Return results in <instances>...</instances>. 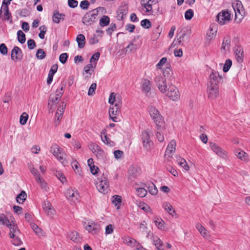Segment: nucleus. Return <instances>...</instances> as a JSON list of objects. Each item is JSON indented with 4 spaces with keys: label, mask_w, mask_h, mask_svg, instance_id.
Returning <instances> with one entry per match:
<instances>
[{
    "label": "nucleus",
    "mask_w": 250,
    "mask_h": 250,
    "mask_svg": "<svg viewBox=\"0 0 250 250\" xmlns=\"http://www.w3.org/2000/svg\"><path fill=\"white\" fill-rule=\"evenodd\" d=\"M21 50L18 46H15L11 52V59L12 60L16 61L19 60L21 58Z\"/></svg>",
    "instance_id": "a878e982"
},
{
    "label": "nucleus",
    "mask_w": 250,
    "mask_h": 250,
    "mask_svg": "<svg viewBox=\"0 0 250 250\" xmlns=\"http://www.w3.org/2000/svg\"><path fill=\"white\" fill-rule=\"evenodd\" d=\"M230 43V40L229 38H225L222 42L221 50L224 52L229 50Z\"/></svg>",
    "instance_id": "e433bc0d"
},
{
    "label": "nucleus",
    "mask_w": 250,
    "mask_h": 250,
    "mask_svg": "<svg viewBox=\"0 0 250 250\" xmlns=\"http://www.w3.org/2000/svg\"><path fill=\"white\" fill-rule=\"evenodd\" d=\"M30 226L31 227V228L33 230V231L38 235H39L41 231H42V229L41 228H40L36 224H35V223H31L30 224Z\"/></svg>",
    "instance_id": "0e129e2a"
},
{
    "label": "nucleus",
    "mask_w": 250,
    "mask_h": 250,
    "mask_svg": "<svg viewBox=\"0 0 250 250\" xmlns=\"http://www.w3.org/2000/svg\"><path fill=\"white\" fill-rule=\"evenodd\" d=\"M85 229L89 232L93 234L97 233L100 230V226L99 224L91 221L89 222Z\"/></svg>",
    "instance_id": "6ab92c4d"
},
{
    "label": "nucleus",
    "mask_w": 250,
    "mask_h": 250,
    "mask_svg": "<svg viewBox=\"0 0 250 250\" xmlns=\"http://www.w3.org/2000/svg\"><path fill=\"white\" fill-rule=\"evenodd\" d=\"M123 243L134 249L139 244L136 240L129 237L125 236L123 238Z\"/></svg>",
    "instance_id": "c85d7f7f"
},
{
    "label": "nucleus",
    "mask_w": 250,
    "mask_h": 250,
    "mask_svg": "<svg viewBox=\"0 0 250 250\" xmlns=\"http://www.w3.org/2000/svg\"><path fill=\"white\" fill-rule=\"evenodd\" d=\"M101 8L102 7H100L86 13L83 17V23L86 25H89L94 23L97 20L99 9Z\"/></svg>",
    "instance_id": "20e7f679"
},
{
    "label": "nucleus",
    "mask_w": 250,
    "mask_h": 250,
    "mask_svg": "<svg viewBox=\"0 0 250 250\" xmlns=\"http://www.w3.org/2000/svg\"><path fill=\"white\" fill-rule=\"evenodd\" d=\"M100 54L99 52H96L94 53L90 58V63H93V62H97L100 58Z\"/></svg>",
    "instance_id": "774afa93"
},
{
    "label": "nucleus",
    "mask_w": 250,
    "mask_h": 250,
    "mask_svg": "<svg viewBox=\"0 0 250 250\" xmlns=\"http://www.w3.org/2000/svg\"><path fill=\"white\" fill-rule=\"evenodd\" d=\"M166 94L171 100L173 101H176L180 98V94L178 89L176 87L172 84L168 85L167 92Z\"/></svg>",
    "instance_id": "f8f14e48"
},
{
    "label": "nucleus",
    "mask_w": 250,
    "mask_h": 250,
    "mask_svg": "<svg viewBox=\"0 0 250 250\" xmlns=\"http://www.w3.org/2000/svg\"><path fill=\"white\" fill-rule=\"evenodd\" d=\"M193 16V12L191 9L188 10L185 14V19L188 20H191Z\"/></svg>",
    "instance_id": "338daca9"
},
{
    "label": "nucleus",
    "mask_w": 250,
    "mask_h": 250,
    "mask_svg": "<svg viewBox=\"0 0 250 250\" xmlns=\"http://www.w3.org/2000/svg\"><path fill=\"white\" fill-rule=\"evenodd\" d=\"M141 25L144 28L148 29L151 27V23L149 20L144 19L141 21Z\"/></svg>",
    "instance_id": "6e6d98bb"
},
{
    "label": "nucleus",
    "mask_w": 250,
    "mask_h": 250,
    "mask_svg": "<svg viewBox=\"0 0 250 250\" xmlns=\"http://www.w3.org/2000/svg\"><path fill=\"white\" fill-rule=\"evenodd\" d=\"M50 152L62 165L65 166L68 163L65 157L66 154L63 150L58 145L53 144L50 147Z\"/></svg>",
    "instance_id": "f257e3e1"
},
{
    "label": "nucleus",
    "mask_w": 250,
    "mask_h": 250,
    "mask_svg": "<svg viewBox=\"0 0 250 250\" xmlns=\"http://www.w3.org/2000/svg\"><path fill=\"white\" fill-rule=\"evenodd\" d=\"M153 3H151L148 0H142V5L146 10V12H149L152 10V5Z\"/></svg>",
    "instance_id": "ea45409f"
},
{
    "label": "nucleus",
    "mask_w": 250,
    "mask_h": 250,
    "mask_svg": "<svg viewBox=\"0 0 250 250\" xmlns=\"http://www.w3.org/2000/svg\"><path fill=\"white\" fill-rule=\"evenodd\" d=\"M36 57L38 59L42 60L46 57V54L42 49H39L37 51Z\"/></svg>",
    "instance_id": "052dcab7"
},
{
    "label": "nucleus",
    "mask_w": 250,
    "mask_h": 250,
    "mask_svg": "<svg viewBox=\"0 0 250 250\" xmlns=\"http://www.w3.org/2000/svg\"><path fill=\"white\" fill-rule=\"evenodd\" d=\"M138 206L139 208L144 210L145 212H151V208H150V207L146 204L144 202H139L138 204Z\"/></svg>",
    "instance_id": "8fccbe9b"
},
{
    "label": "nucleus",
    "mask_w": 250,
    "mask_h": 250,
    "mask_svg": "<svg viewBox=\"0 0 250 250\" xmlns=\"http://www.w3.org/2000/svg\"><path fill=\"white\" fill-rule=\"evenodd\" d=\"M65 106L66 104L64 102H62L58 106L55 117L54 124L55 126H57L60 124V121L62 118Z\"/></svg>",
    "instance_id": "2eb2a0df"
},
{
    "label": "nucleus",
    "mask_w": 250,
    "mask_h": 250,
    "mask_svg": "<svg viewBox=\"0 0 250 250\" xmlns=\"http://www.w3.org/2000/svg\"><path fill=\"white\" fill-rule=\"evenodd\" d=\"M217 18L219 24L224 25L230 21V14L228 11H222L218 14Z\"/></svg>",
    "instance_id": "dca6fc26"
},
{
    "label": "nucleus",
    "mask_w": 250,
    "mask_h": 250,
    "mask_svg": "<svg viewBox=\"0 0 250 250\" xmlns=\"http://www.w3.org/2000/svg\"><path fill=\"white\" fill-rule=\"evenodd\" d=\"M71 166L76 173L81 175V171L79 169V164L77 162H73L71 163Z\"/></svg>",
    "instance_id": "69168bd1"
},
{
    "label": "nucleus",
    "mask_w": 250,
    "mask_h": 250,
    "mask_svg": "<svg viewBox=\"0 0 250 250\" xmlns=\"http://www.w3.org/2000/svg\"><path fill=\"white\" fill-rule=\"evenodd\" d=\"M96 63H89L84 66L83 68V75L86 74L85 76V78H89L90 77L92 72L93 71V69L96 67Z\"/></svg>",
    "instance_id": "cd10ccee"
},
{
    "label": "nucleus",
    "mask_w": 250,
    "mask_h": 250,
    "mask_svg": "<svg viewBox=\"0 0 250 250\" xmlns=\"http://www.w3.org/2000/svg\"><path fill=\"white\" fill-rule=\"evenodd\" d=\"M232 6L235 12V21L237 23H240L245 15V11L242 3L239 0H235L232 3Z\"/></svg>",
    "instance_id": "7ed1b4c3"
},
{
    "label": "nucleus",
    "mask_w": 250,
    "mask_h": 250,
    "mask_svg": "<svg viewBox=\"0 0 250 250\" xmlns=\"http://www.w3.org/2000/svg\"><path fill=\"white\" fill-rule=\"evenodd\" d=\"M157 130L156 133V138L160 142H163L164 140V137L161 132L163 133V131L164 129V127L163 125H161V127L157 126Z\"/></svg>",
    "instance_id": "4c0bfd02"
},
{
    "label": "nucleus",
    "mask_w": 250,
    "mask_h": 250,
    "mask_svg": "<svg viewBox=\"0 0 250 250\" xmlns=\"http://www.w3.org/2000/svg\"><path fill=\"white\" fill-rule=\"evenodd\" d=\"M217 26L215 24H212L209 27V29L207 33V39L211 40L214 39L217 33Z\"/></svg>",
    "instance_id": "bb28decb"
},
{
    "label": "nucleus",
    "mask_w": 250,
    "mask_h": 250,
    "mask_svg": "<svg viewBox=\"0 0 250 250\" xmlns=\"http://www.w3.org/2000/svg\"><path fill=\"white\" fill-rule=\"evenodd\" d=\"M148 191L149 192L153 195H156L158 192V190L155 185L151 183L148 186Z\"/></svg>",
    "instance_id": "5fc2aeb1"
},
{
    "label": "nucleus",
    "mask_w": 250,
    "mask_h": 250,
    "mask_svg": "<svg viewBox=\"0 0 250 250\" xmlns=\"http://www.w3.org/2000/svg\"><path fill=\"white\" fill-rule=\"evenodd\" d=\"M10 220L8 219L4 214H0V225H6L9 224Z\"/></svg>",
    "instance_id": "603ef678"
},
{
    "label": "nucleus",
    "mask_w": 250,
    "mask_h": 250,
    "mask_svg": "<svg viewBox=\"0 0 250 250\" xmlns=\"http://www.w3.org/2000/svg\"><path fill=\"white\" fill-rule=\"evenodd\" d=\"M153 244L155 246L157 250L162 249V242L160 239L157 236H153Z\"/></svg>",
    "instance_id": "79ce46f5"
},
{
    "label": "nucleus",
    "mask_w": 250,
    "mask_h": 250,
    "mask_svg": "<svg viewBox=\"0 0 250 250\" xmlns=\"http://www.w3.org/2000/svg\"><path fill=\"white\" fill-rule=\"evenodd\" d=\"M65 18V15L61 14L58 11H54L52 17L53 21L54 22L59 23L61 20H63Z\"/></svg>",
    "instance_id": "2f4dec72"
},
{
    "label": "nucleus",
    "mask_w": 250,
    "mask_h": 250,
    "mask_svg": "<svg viewBox=\"0 0 250 250\" xmlns=\"http://www.w3.org/2000/svg\"><path fill=\"white\" fill-rule=\"evenodd\" d=\"M235 155L242 161H245L248 159L247 154L243 150L241 149H236L234 151Z\"/></svg>",
    "instance_id": "473e14b6"
},
{
    "label": "nucleus",
    "mask_w": 250,
    "mask_h": 250,
    "mask_svg": "<svg viewBox=\"0 0 250 250\" xmlns=\"http://www.w3.org/2000/svg\"><path fill=\"white\" fill-rule=\"evenodd\" d=\"M148 129L142 132L141 139L144 148L146 150H150L152 146L153 142L150 140L149 132Z\"/></svg>",
    "instance_id": "6e6552de"
},
{
    "label": "nucleus",
    "mask_w": 250,
    "mask_h": 250,
    "mask_svg": "<svg viewBox=\"0 0 250 250\" xmlns=\"http://www.w3.org/2000/svg\"><path fill=\"white\" fill-rule=\"evenodd\" d=\"M109 187V182L106 177L103 176L98 179L96 183V188L99 192L105 194L107 193Z\"/></svg>",
    "instance_id": "423d86ee"
},
{
    "label": "nucleus",
    "mask_w": 250,
    "mask_h": 250,
    "mask_svg": "<svg viewBox=\"0 0 250 250\" xmlns=\"http://www.w3.org/2000/svg\"><path fill=\"white\" fill-rule=\"evenodd\" d=\"M43 208L48 216H52L55 214V209L48 201H45L44 202Z\"/></svg>",
    "instance_id": "4be33fe9"
},
{
    "label": "nucleus",
    "mask_w": 250,
    "mask_h": 250,
    "mask_svg": "<svg viewBox=\"0 0 250 250\" xmlns=\"http://www.w3.org/2000/svg\"><path fill=\"white\" fill-rule=\"evenodd\" d=\"M121 106H111L109 107L108 113L110 118L114 122L120 121L119 116L121 113Z\"/></svg>",
    "instance_id": "4468645a"
},
{
    "label": "nucleus",
    "mask_w": 250,
    "mask_h": 250,
    "mask_svg": "<svg viewBox=\"0 0 250 250\" xmlns=\"http://www.w3.org/2000/svg\"><path fill=\"white\" fill-rule=\"evenodd\" d=\"M137 49V46L132 43H130L126 48L125 52H133Z\"/></svg>",
    "instance_id": "bf43d9fd"
},
{
    "label": "nucleus",
    "mask_w": 250,
    "mask_h": 250,
    "mask_svg": "<svg viewBox=\"0 0 250 250\" xmlns=\"http://www.w3.org/2000/svg\"><path fill=\"white\" fill-rule=\"evenodd\" d=\"M222 79V77L219 73L215 71H212L209 76L208 83L216 84L218 85L219 83Z\"/></svg>",
    "instance_id": "aec40b11"
},
{
    "label": "nucleus",
    "mask_w": 250,
    "mask_h": 250,
    "mask_svg": "<svg viewBox=\"0 0 250 250\" xmlns=\"http://www.w3.org/2000/svg\"><path fill=\"white\" fill-rule=\"evenodd\" d=\"M207 94L208 98L215 99L219 95V86L216 84L208 83Z\"/></svg>",
    "instance_id": "1a4fd4ad"
},
{
    "label": "nucleus",
    "mask_w": 250,
    "mask_h": 250,
    "mask_svg": "<svg viewBox=\"0 0 250 250\" xmlns=\"http://www.w3.org/2000/svg\"><path fill=\"white\" fill-rule=\"evenodd\" d=\"M209 146L212 151L219 157L226 159L228 157V152L217 144L210 142Z\"/></svg>",
    "instance_id": "9d476101"
},
{
    "label": "nucleus",
    "mask_w": 250,
    "mask_h": 250,
    "mask_svg": "<svg viewBox=\"0 0 250 250\" xmlns=\"http://www.w3.org/2000/svg\"><path fill=\"white\" fill-rule=\"evenodd\" d=\"M235 58L237 62L241 63L243 62L244 60V51L241 46H237L234 49Z\"/></svg>",
    "instance_id": "5701e85b"
},
{
    "label": "nucleus",
    "mask_w": 250,
    "mask_h": 250,
    "mask_svg": "<svg viewBox=\"0 0 250 250\" xmlns=\"http://www.w3.org/2000/svg\"><path fill=\"white\" fill-rule=\"evenodd\" d=\"M112 202L117 209H119L122 202L121 196L119 195H114L112 198Z\"/></svg>",
    "instance_id": "72a5a7b5"
},
{
    "label": "nucleus",
    "mask_w": 250,
    "mask_h": 250,
    "mask_svg": "<svg viewBox=\"0 0 250 250\" xmlns=\"http://www.w3.org/2000/svg\"><path fill=\"white\" fill-rule=\"evenodd\" d=\"M66 198L70 201L75 202L79 198V194L75 188H69L65 192Z\"/></svg>",
    "instance_id": "412c9836"
},
{
    "label": "nucleus",
    "mask_w": 250,
    "mask_h": 250,
    "mask_svg": "<svg viewBox=\"0 0 250 250\" xmlns=\"http://www.w3.org/2000/svg\"><path fill=\"white\" fill-rule=\"evenodd\" d=\"M39 29L40 30V33L39 34V36L41 39H43L47 31V28L45 25H43L41 26L39 28Z\"/></svg>",
    "instance_id": "13d9d810"
},
{
    "label": "nucleus",
    "mask_w": 250,
    "mask_h": 250,
    "mask_svg": "<svg viewBox=\"0 0 250 250\" xmlns=\"http://www.w3.org/2000/svg\"><path fill=\"white\" fill-rule=\"evenodd\" d=\"M127 14V11L125 8H120L117 12V18L119 20L124 19Z\"/></svg>",
    "instance_id": "37998d69"
},
{
    "label": "nucleus",
    "mask_w": 250,
    "mask_h": 250,
    "mask_svg": "<svg viewBox=\"0 0 250 250\" xmlns=\"http://www.w3.org/2000/svg\"><path fill=\"white\" fill-rule=\"evenodd\" d=\"M29 169L31 173L34 176L36 181L40 185L41 188L45 190H47L48 188L47 185L38 170L32 166H29Z\"/></svg>",
    "instance_id": "0eeeda50"
},
{
    "label": "nucleus",
    "mask_w": 250,
    "mask_h": 250,
    "mask_svg": "<svg viewBox=\"0 0 250 250\" xmlns=\"http://www.w3.org/2000/svg\"><path fill=\"white\" fill-rule=\"evenodd\" d=\"M141 169L135 166L131 167L129 169V174L133 177H136L140 174Z\"/></svg>",
    "instance_id": "f704fd0d"
},
{
    "label": "nucleus",
    "mask_w": 250,
    "mask_h": 250,
    "mask_svg": "<svg viewBox=\"0 0 250 250\" xmlns=\"http://www.w3.org/2000/svg\"><path fill=\"white\" fill-rule=\"evenodd\" d=\"M171 73V70L169 68H167L163 72L164 77L161 75L156 76L154 81L159 90L162 93H166L168 88L166 83L165 77L166 74H169Z\"/></svg>",
    "instance_id": "f03ea898"
},
{
    "label": "nucleus",
    "mask_w": 250,
    "mask_h": 250,
    "mask_svg": "<svg viewBox=\"0 0 250 250\" xmlns=\"http://www.w3.org/2000/svg\"><path fill=\"white\" fill-rule=\"evenodd\" d=\"M136 194L140 197H144L147 194L146 190L144 188H136Z\"/></svg>",
    "instance_id": "de8ad7c7"
},
{
    "label": "nucleus",
    "mask_w": 250,
    "mask_h": 250,
    "mask_svg": "<svg viewBox=\"0 0 250 250\" xmlns=\"http://www.w3.org/2000/svg\"><path fill=\"white\" fill-rule=\"evenodd\" d=\"M7 226L10 230L9 235L11 238L15 237L19 233V229L17 225H16L13 220L9 222Z\"/></svg>",
    "instance_id": "b1692460"
},
{
    "label": "nucleus",
    "mask_w": 250,
    "mask_h": 250,
    "mask_svg": "<svg viewBox=\"0 0 250 250\" xmlns=\"http://www.w3.org/2000/svg\"><path fill=\"white\" fill-rule=\"evenodd\" d=\"M154 222L157 227L160 229H164L165 228V222L161 218H155Z\"/></svg>",
    "instance_id": "c03bdc74"
},
{
    "label": "nucleus",
    "mask_w": 250,
    "mask_h": 250,
    "mask_svg": "<svg viewBox=\"0 0 250 250\" xmlns=\"http://www.w3.org/2000/svg\"><path fill=\"white\" fill-rule=\"evenodd\" d=\"M101 139L104 144L109 145V146H113L114 145V143L109 139L106 135L105 131L102 132Z\"/></svg>",
    "instance_id": "c9c22d12"
},
{
    "label": "nucleus",
    "mask_w": 250,
    "mask_h": 250,
    "mask_svg": "<svg viewBox=\"0 0 250 250\" xmlns=\"http://www.w3.org/2000/svg\"><path fill=\"white\" fill-rule=\"evenodd\" d=\"M176 142L172 140L168 144L165 154V159L168 161L170 160L176 150Z\"/></svg>",
    "instance_id": "ddd939ff"
},
{
    "label": "nucleus",
    "mask_w": 250,
    "mask_h": 250,
    "mask_svg": "<svg viewBox=\"0 0 250 250\" xmlns=\"http://www.w3.org/2000/svg\"><path fill=\"white\" fill-rule=\"evenodd\" d=\"M28 119V115L26 112H23L20 116V122L22 125H24L26 124Z\"/></svg>",
    "instance_id": "864d4df0"
},
{
    "label": "nucleus",
    "mask_w": 250,
    "mask_h": 250,
    "mask_svg": "<svg viewBox=\"0 0 250 250\" xmlns=\"http://www.w3.org/2000/svg\"><path fill=\"white\" fill-rule=\"evenodd\" d=\"M167 61V59L166 57L162 58L156 65V68L159 69H161L162 67L166 64Z\"/></svg>",
    "instance_id": "e2e57ef3"
},
{
    "label": "nucleus",
    "mask_w": 250,
    "mask_h": 250,
    "mask_svg": "<svg viewBox=\"0 0 250 250\" xmlns=\"http://www.w3.org/2000/svg\"><path fill=\"white\" fill-rule=\"evenodd\" d=\"M69 238L75 242H79L80 240V237L78 233L75 231L71 232L68 235Z\"/></svg>",
    "instance_id": "a19ab883"
},
{
    "label": "nucleus",
    "mask_w": 250,
    "mask_h": 250,
    "mask_svg": "<svg viewBox=\"0 0 250 250\" xmlns=\"http://www.w3.org/2000/svg\"><path fill=\"white\" fill-rule=\"evenodd\" d=\"M54 174L62 183H64V182H65L66 178L63 176L62 172L60 171H56Z\"/></svg>",
    "instance_id": "680f3d73"
},
{
    "label": "nucleus",
    "mask_w": 250,
    "mask_h": 250,
    "mask_svg": "<svg viewBox=\"0 0 250 250\" xmlns=\"http://www.w3.org/2000/svg\"><path fill=\"white\" fill-rule=\"evenodd\" d=\"M18 36V41L21 43H23L25 42L26 39H25V35L24 33L22 32L21 30H19L17 32Z\"/></svg>",
    "instance_id": "09e8293b"
},
{
    "label": "nucleus",
    "mask_w": 250,
    "mask_h": 250,
    "mask_svg": "<svg viewBox=\"0 0 250 250\" xmlns=\"http://www.w3.org/2000/svg\"><path fill=\"white\" fill-rule=\"evenodd\" d=\"M188 29L187 28H184L182 29V34L180 36L179 38H178L177 40L178 42L180 43L184 41V38L188 35Z\"/></svg>",
    "instance_id": "3c124183"
},
{
    "label": "nucleus",
    "mask_w": 250,
    "mask_h": 250,
    "mask_svg": "<svg viewBox=\"0 0 250 250\" xmlns=\"http://www.w3.org/2000/svg\"><path fill=\"white\" fill-rule=\"evenodd\" d=\"M63 93V86H61L56 90L55 94H51L48 101V105L52 106L57 103Z\"/></svg>",
    "instance_id": "9b49d317"
},
{
    "label": "nucleus",
    "mask_w": 250,
    "mask_h": 250,
    "mask_svg": "<svg viewBox=\"0 0 250 250\" xmlns=\"http://www.w3.org/2000/svg\"><path fill=\"white\" fill-rule=\"evenodd\" d=\"M196 228L201 235L205 239H208L210 238L209 231L201 224L197 223L196 225Z\"/></svg>",
    "instance_id": "393cba45"
},
{
    "label": "nucleus",
    "mask_w": 250,
    "mask_h": 250,
    "mask_svg": "<svg viewBox=\"0 0 250 250\" xmlns=\"http://www.w3.org/2000/svg\"><path fill=\"white\" fill-rule=\"evenodd\" d=\"M85 37L83 34H79L77 37L76 41L80 48H82L84 47L85 42Z\"/></svg>",
    "instance_id": "58836bf2"
},
{
    "label": "nucleus",
    "mask_w": 250,
    "mask_h": 250,
    "mask_svg": "<svg viewBox=\"0 0 250 250\" xmlns=\"http://www.w3.org/2000/svg\"><path fill=\"white\" fill-rule=\"evenodd\" d=\"M108 103L112 106H121L122 98L120 95L112 92L109 96Z\"/></svg>",
    "instance_id": "f3484780"
},
{
    "label": "nucleus",
    "mask_w": 250,
    "mask_h": 250,
    "mask_svg": "<svg viewBox=\"0 0 250 250\" xmlns=\"http://www.w3.org/2000/svg\"><path fill=\"white\" fill-rule=\"evenodd\" d=\"M27 195L25 191H22L20 194H19L16 200L18 203L19 204H22L26 198Z\"/></svg>",
    "instance_id": "a18cd8bd"
},
{
    "label": "nucleus",
    "mask_w": 250,
    "mask_h": 250,
    "mask_svg": "<svg viewBox=\"0 0 250 250\" xmlns=\"http://www.w3.org/2000/svg\"><path fill=\"white\" fill-rule=\"evenodd\" d=\"M110 21L109 18L107 16H103L100 20V25L101 26H105L108 25Z\"/></svg>",
    "instance_id": "49530a36"
},
{
    "label": "nucleus",
    "mask_w": 250,
    "mask_h": 250,
    "mask_svg": "<svg viewBox=\"0 0 250 250\" xmlns=\"http://www.w3.org/2000/svg\"><path fill=\"white\" fill-rule=\"evenodd\" d=\"M163 207L165 210L171 216H174L176 215V211L173 206L168 202H165L163 204Z\"/></svg>",
    "instance_id": "c756f323"
},
{
    "label": "nucleus",
    "mask_w": 250,
    "mask_h": 250,
    "mask_svg": "<svg viewBox=\"0 0 250 250\" xmlns=\"http://www.w3.org/2000/svg\"><path fill=\"white\" fill-rule=\"evenodd\" d=\"M148 110L151 117L156 124V126L161 127V125L164 124V122L162 116L160 114L159 111L153 105L149 106Z\"/></svg>",
    "instance_id": "39448f33"
},
{
    "label": "nucleus",
    "mask_w": 250,
    "mask_h": 250,
    "mask_svg": "<svg viewBox=\"0 0 250 250\" xmlns=\"http://www.w3.org/2000/svg\"><path fill=\"white\" fill-rule=\"evenodd\" d=\"M232 65V62L229 59H227L224 65L223 70L224 72H227L229 71Z\"/></svg>",
    "instance_id": "4d7b16f0"
},
{
    "label": "nucleus",
    "mask_w": 250,
    "mask_h": 250,
    "mask_svg": "<svg viewBox=\"0 0 250 250\" xmlns=\"http://www.w3.org/2000/svg\"><path fill=\"white\" fill-rule=\"evenodd\" d=\"M90 149L95 154L97 158L103 159L104 156V152L101 148L96 144H91Z\"/></svg>",
    "instance_id": "a211bd4d"
},
{
    "label": "nucleus",
    "mask_w": 250,
    "mask_h": 250,
    "mask_svg": "<svg viewBox=\"0 0 250 250\" xmlns=\"http://www.w3.org/2000/svg\"><path fill=\"white\" fill-rule=\"evenodd\" d=\"M141 87L144 92L146 93H148L151 89L150 82L147 79H143L141 83Z\"/></svg>",
    "instance_id": "7c9ffc66"
}]
</instances>
